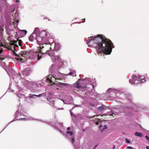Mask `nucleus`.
I'll return each mask as SVG.
<instances>
[{
    "label": "nucleus",
    "mask_w": 149,
    "mask_h": 149,
    "mask_svg": "<svg viewBox=\"0 0 149 149\" xmlns=\"http://www.w3.org/2000/svg\"><path fill=\"white\" fill-rule=\"evenodd\" d=\"M2 52V49L0 46V65L5 69L10 77V81L9 88L12 84V80H14L15 82L16 86L19 90H22L23 88L22 86H24L26 87L32 92L35 93L36 91V90L34 88H37L42 86V85L40 84V81L38 82H30L24 79L21 80L20 78H22V75L19 73H16L15 70L11 67L6 64L5 62L7 58L1 55Z\"/></svg>",
    "instance_id": "1"
},
{
    "label": "nucleus",
    "mask_w": 149,
    "mask_h": 149,
    "mask_svg": "<svg viewBox=\"0 0 149 149\" xmlns=\"http://www.w3.org/2000/svg\"><path fill=\"white\" fill-rule=\"evenodd\" d=\"M88 38L86 43L89 47L96 48L97 54L100 56L102 54H110L113 48L114 47L113 43L102 35H98Z\"/></svg>",
    "instance_id": "2"
},
{
    "label": "nucleus",
    "mask_w": 149,
    "mask_h": 149,
    "mask_svg": "<svg viewBox=\"0 0 149 149\" xmlns=\"http://www.w3.org/2000/svg\"><path fill=\"white\" fill-rule=\"evenodd\" d=\"M49 33L45 30L40 32L38 37L36 38V41L39 46L37 47V51L34 52L35 56L37 57L38 60H39L42 58V55L40 54H45L49 52L47 51L48 47L47 44L53 42V39L48 37Z\"/></svg>",
    "instance_id": "3"
},
{
    "label": "nucleus",
    "mask_w": 149,
    "mask_h": 149,
    "mask_svg": "<svg viewBox=\"0 0 149 149\" xmlns=\"http://www.w3.org/2000/svg\"><path fill=\"white\" fill-rule=\"evenodd\" d=\"M47 47H48L47 51L49 52L47 53V52L45 54H41L42 56L43 55L45 54H48L50 56L52 57V61L53 62L56 63H60V65L63 64L62 62L61 61V60L60 58L54 55V51H57L59 50L60 48L59 44L58 43H54L53 42L50 43H48L47 44Z\"/></svg>",
    "instance_id": "4"
},
{
    "label": "nucleus",
    "mask_w": 149,
    "mask_h": 149,
    "mask_svg": "<svg viewBox=\"0 0 149 149\" xmlns=\"http://www.w3.org/2000/svg\"><path fill=\"white\" fill-rule=\"evenodd\" d=\"M51 125L54 127L56 130H59L60 133L64 136L67 137L70 139L72 143L74 146L75 149H79V146L75 145L74 144V135L72 131H67L66 132V134L64 133L61 130L58 128V126L60 127H62L63 125V123H58L57 121H54L52 123Z\"/></svg>",
    "instance_id": "5"
},
{
    "label": "nucleus",
    "mask_w": 149,
    "mask_h": 149,
    "mask_svg": "<svg viewBox=\"0 0 149 149\" xmlns=\"http://www.w3.org/2000/svg\"><path fill=\"white\" fill-rule=\"evenodd\" d=\"M145 81V80L143 76L138 75L137 77L136 75H133L132 78L130 79L129 80L130 83L134 84L143 83Z\"/></svg>",
    "instance_id": "6"
},
{
    "label": "nucleus",
    "mask_w": 149,
    "mask_h": 149,
    "mask_svg": "<svg viewBox=\"0 0 149 149\" xmlns=\"http://www.w3.org/2000/svg\"><path fill=\"white\" fill-rule=\"evenodd\" d=\"M28 53H29L28 51H24L22 52L20 56L18 55L16 53L14 54V55L16 56V58L17 60L21 62H24L26 61L25 56Z\"/></svg>",
    "instance_id": "7"
},
{
    "label": "nucleus",
    "mask_w": 149,
    "mask_h": 149,
    "mask_svg": "<svg viewBox=\"0 0 149 149\" xmlns=\"http://www.w3.org/2000/svg\"><path fill=\"white\" fill-rule=\"evenodd\" d=\"M49 78L48 79V81L52 82L53 81L52 79H50V78L52 77H53L54 78L56 79H57L58 80H60V79H62V77H63V74L59 72H55L53 73V74H49Z\"/></svg>",
    "instance_id": "8"
},
{
    "label": "nucleus",
    "mask_w": 149,
    "mask_h": 149,
    "mask_svg": "<svg viewBox=\"0 0 149 149\" xmlns=\"http://www.w3.org/2000/svg\"><path fill=\"white\" fill-rule=\"evenodd\" d=\"M49 75L48 76V77H47L45 79H43L44 81H45L46 82H49V84H51V85H52V86H56V83L54 82H58L57 81V79H56L54 77H52L50 78V79H52L53 81H52V82H51L49 81H48V78H49Z\"/></svg>",
    "instance_id": "9"
},
{
    "label": "nucleus",
    "mask_w": 149,
    "mask_h": 149,
    "mask_svg": "<svg viewBox=\"0 0 149 149\" xmlns=\"http://www.w3.org/2000/svg\"><path fill=\"white\" fill-rule=\"evenodd\" d=\"M120 97L123 100L127 99L129 100H131L132 96L129 94L123 93L120 94Z\"/></svg>",
    "instance_id": "10"
},
{
    "label": "nucleus",
    "mask_w": 149,
    "mask_h": 149,
    "mask_svg": "<svg viewBox=\"0 0 149 149\" xmlns=\"http://www.w3.org/2000/svg\"><path fill=\"white\" fill-rule=\"evenodd\" d=\"M56 84V86L60 87H61L62 88H63L64 87H71L72 86V85L68 84L67 83H60L58 82L57 84Z\"/></svg>",
    "instance_id": "11"
},
{
    "label": "nucleus",
    "mask_w": 149,
    "mask_h": 149,
    "mask_svg": "<svg viewBox=\"0 0 149 149\" xmlns=\"http://www.w3.org/2000/svg\"><path fill=\"white\" fill-rule=\"evenodd\" d=\"M56 84V86L60 87H61L62 88H63L64 87H71L72 86V85L68 84L67 83H60L58 82L57 84Z\"/></svg>",
    "instance_id": "12"
},
{
    "label": "nucleus",
    "mask_w": 149,
    "mask_h": 149,
    "mask_svg": "<svg viewBox=\"0 0 149 149\" xmlns=\"http://www.w3.org/2000/svg\"><path fill=\"white\" fill-rule=\"evenodd\" d=\"M58 68V67L56 66L55 64L52 65L50 67L49 69V71L51 73L54 72L55 71H57Z\"/></svg>",
    "instance_id": "13"
},
{
    "label": "nucleus",
    "mask_w": 149,
    "mask_h": 149,
    "mask_svg": "<svg viewBox=\"0 0 149 149\" xmlns=\"http://www.w3.org/2000/svg\"><path fill=\"white\" fill-rule=\"evenodd\" d=\"M30 69L29 68H25L23 71H22V73L24 77L28 76L29 75L30 73Z\"/></svg>",
    "instance_id": "14"
},
{
    "label": "nucleus",
    "mask_w": 149,
    "mask_h": 149,
    "mask_svg": "<svg viewBox=\"0 0 149 149\" xmlns=\"http://www.w3.org/2000/svg\"><path fill=\"white\" fill-rule=\"evenodd\" d=\"M73 86H74V87L76 88L77 89H79L81 88L83 91V90H84V91L86 90V88H83L81 87V84L78 82V81H77L76 83L74 84L73 85Z\"/></svg>",
    "instance_id": "15"
},
{
    "label": "nucleus",
    "mask_w": 149,
    "mask_h": 149,
    "mask_svg": "<svg viewBox=\"0 0 149 149\" xmlns=\"http://www.w3.org/2000/svg\"><path fill=\"white\" fill-rule=\"evenodd\" d=\"M37 37H38V36L36 34L32 33L29 38V40L31 41H33L34 39L36 40V38Z\"/></svg>",
    "instance_id": "16"
},
{
    "label": "nucleus",
    "mask_w": 149,
    "mask_h": 149,
    "mask_svg": "<svg viewBox=\"0 0 149 149\" xmlns=\"http://www.w3.org/2000/svg\"><path fill=\"white\" fill-rule=\"evenodd\" d=\"M23 110L21 108H20V106H19L18 110L15 113V118L17 117L22 115L21 112Z\"/></svg>",
    "instance_id": "17"
},
{
    "label": "nucleus",
    "mask_w": 149,
    "mask_h": 149,
    "mask_svg": "<svg viewBox=\"0 0 149 149\" xmlns=\"http://www.w3.org/2000/svg\"><path fill=\"white\" fill-rule=\"evenodd\" d=\"M25 119V118H19V119H15V118H14V119H13L11 121H10L7 125V126L4 128L1 132H0V133L1 132L6 128V127L8 126L10 123H12V122L16 120H24V119Z\"/></svg>",
    "instance_id": "18"
},
{
    "label": "nucleus",
    "mask_w": 149,
    "mask_h": 149,
    "mask_svg": "<svg viewBox=\"0 0 149 149\" xmlns=\"http://www.w3.org/2000/svg\"><path fill=\"white\" fill-rule=\"evenodd\" d=\"M107 113V115L112 116L117 115L118 114L117 112H115L113 111H110L108 112Z\"/></svg>",
    "instance_id": "19"
},
{
    "label": "nucleus",
    "mask_w": 149,
    "mask_h": 149,
    "mask_svg": "<svg viewBox=\"0 0 149 149\" xmlns=\"http://www.w3.org/2000/svg\"><path fill=\"white\" fill-rule=\"evenodd\" d=\"M98 110L99 111H102L105 110L106 109V107L103 104H102L101 106H100L98 107Z\"/></svg>",
    "instance_id": "20"
},
{
    "label": "nucleus",
    "mask_w": 149,
    "mask_h": 149,
    "mask_svg": "<svg viewBox=\"0 0 149 149\" xmlns=\"http://www.w3.org/2000/svg\"><path fill=\"white\" fill-rule=\"evenodd\" d=\"M4 26V24L2 22H0V32H2L4 30L3 29V27Z\"/></svg>",
    "instance_id": "21"
},
{
    "label": "nucleus",
    "mask_w": 149,
    "mask_h": 149,
    "mask_svg": "<svg viewBox=\"0 0 149 149\" xmlns=\"http://www.w3.org/2000/svg\"><path fill=\"white\" fill-rule=\"evenodd\" d=\"M39 29L38 28H36L34 30L33 33H36L37 35V36H38L40 32H39Z\"/></svg>",
    "instance_id": "22"
},
{
    "label": "nucleus",
    "mask_w": 149,
    "mask_h": 149,
    "mask_svg": "<svg viewBox=\"0 0 149 149\" xmlns=\"http://www.w3.org/2000/svg\"><path fill=\"white\" fill-rule=\"evenodd\" d=\"M51 93H49L48 94L46 93H42V94H40L39 95H38V97H39L41 96H44L45 97L46 96V97H47V95H49V94H51Z\"/></svg>",
    "instance_id": "23"
},
{
    "label": "nucleus",
    "mask_w": 149,
    "mask_h": 149,
    "mask_svg": "<svg viewBox=\"0 0 149 149\" xmlns=\"http://www.w3.org/2000/svg\"><path fill=\"white\" fill-rule=\"evenodd\" d=\"M134 134L136 136L140 137H141L143 136V134L141 133L138 132H135Z\"/></svg>",
    "instance_id": "24"
},
{
    "label": "nucleus",
    "mask_w": 149,
    "mask_h": 149,
    "mask_svg": "<svg viewBox=\"0 0 149 149\" xmlns=\"http://www.w3.org/2000/svg\"><path fill=\"white\" fill-rule=\"evenodd\" d=\"M18 42V44L19 46H21L22 45V42L21 40H18V41H14V43H17V42Z\"/></svg>",
    "instance_id": "25"
},
{
    "label": "nucleus",
    "mask_w": 149,
    "mask_h": 149,
    "mask_svg": "<svg viewBox=\"0 0 149 149\" xmlns=\"http://www.w3.org/2000/svg\"><path fill=\"white\" fill-rule=\"evenodd\" d=\"M29 97L30 98H32L33 99H35L37 97H38V95H32L31 94H29Z\"/></svg>",
    "instance_id": "26"
},
{
    "label": "nucleus",
    "mask_w": 149,
    "mask_h": 149,
    "mask_svg": "<svg viewBox=\"0 0 149 149\" xmlns=\"http://www.w3.org/2000/svg\"><path fill=\"white\" fill-rule=\"evenodd\" d=\"M90 80H91V79L89 78H86L85 79H82L81 78H80L78 80V81H81L82 80L83 81H90Z\"/></svg>",
    "instance_id": "27"
},
{
    "label": "nucleus",
    "mask_w": 149,
    "mask_h": 149,
    "mask_svg": "<svg viewBox=\"0 0 149 149\" xmlns=\"http://www.w3.org/2000/svg\"><path fill=\"white\" fill-rule=\"evenodd\" d=\"M76 73L75 71L74 70H72L68 73V74L66 75H72Z\"/></svg>",
    "instance_id": "28"
},
{
    "label": "nucleus",
    "mask_w": 149,
    "mask_h": 149,
    "mask_svg": "<svg viewBox=\"0 0 149 149\" xmlns=\"http://www.w3.org/2000/svg\"><path fill=\"white\" fill-rule=\"evenodd\" d=\"M137 108L138 106L136 104L134 103L133 104V106L131 107L132 109H136Z\"/></svg>",
    "instance_id": "29"
},
{
    "label": "nucleus",
    "mask_w": 149,
    "mask_h": 149,
    "mask_svg": "<svg viewBox=\"0 0 149 149\" xmlns=\"http://www.w3.org/2000/svg\"><path fill=\"white\" fill-rule=\"evenodd\" d=\"M36 120H38L39 121H42L44 123H45L47 124H49L50 123H49L48 122H47V121H43V120H40V119H35Z\"/></svg>",
    "instance_id": "30"
},
{
    "label": "nucleus",
    "mask_w": 149,
    "mask_h": 149,
    "mask_svg": "<svg viewBox=\"0 0 149 149\" xmlns=\"http://www.w3.org/2000/svg\"><path fill=\"white\" fill-rule=\"evenodd\" d=\"M17 95L20 99H21V98L23 97V96L24 97V95H21L20 93L17 94Z\"/></svg>",
    "instance_id": "31"
},
{
    "label": "nucleus",
    "mask_w": 149,
    "mask_h": 149,
    "mask_svg": "<svg viewBox=\"0 0 149 149\" xmlns=\"http://www.w3.org/2000/svg\"><path fill=\"white\" fill-rule=\"evenodd\" d=\"M112 92L116 93V94H117L119 92L118 90L116 89H113Z\"/></svg>",
    "instance_id": "32"
},
{
    "label": "nucleus",
    "mask_w": 149,
    "mask_h": 149,
    "mask_svg": "<svg viewBox=\"0 0 149 149\" xmlns=\"http://www.w3.org/2000/svg\"><path fill=\"white\" fill-rule=\"evenodd\" d=\"M21 31V33H22L24 34V35H25L27 33V31L26 30H24Z\"/></svg>",
    "instance_id": "33"
},
{
    "label": "nucleus",
    "mask_w": 149,
    "mask_h": 149,
    "mask_svg": "<svg viewBox=\"0 0 149 149\" xmlns=\"http://www.w3.org/2000/svg\"><path fill=\"white\" fill-rule=\"evenodd\" d=\"M70 111L71 115L72 116H73L74 117H75V115H74V114L72 112V111H71V110H70Z\"/></svg>",
    "instance_id": "34"
},
{
    "label": "nucleus",
    "mask_w": 149,
    "mask_h": 149,
    "mask_svg": "<svg viewBox=\"0 0 149 149\" xmlns=\"http://www.w3.org/2000/svg\"><path fill=\"white\" fill-rule=\"evenodd\" d=\"M125 141L127 143H130V141L127 138L125 139Z\"/></svg>",
    "instance_id": "35"
},
{
    "label": "nucleus",
    "mask_w": 149,
    "mask_h": 149,
    "mask_svg": "<svg viewBox=\"0 0 149 149\" xmlns=\"http://www.w3.org/2000/svg\"><path fill=\"white\" fill-rule=\"evenodd\" d=\"M112 89L111 88H109L107 90V91L108 93H110L111 91L112 92Z\"/></svg>",
    "instance_id": "36"
},
{
    "label": "nucleus",
    "mask_w": 149,
    "mask_h": 149,
    "mask_svg": "<svg viewBox=\"0 0 149 149\" xmlns=\"http://www.w3.org/2000/svg\"><path fill=\"white\" fill-rule=\"evenodd\" d=\"M74 107H81V105H75L74 106Z\"/></svg>",
    "instance_id": "37"
},
{
    "label": "nucleus",
    "mask_w": 149,
    "mask_h": 149,
    "mask_svg": "<svg viewBox=\"0 0 149 149\" xmlns=\"http://www.w3.org/2000/svg\"><path fill=\"white\" fill-rule=\"evenodd\" d=\"M145 138L149 142V137L147 135L146 136Z\"/></svg>",
    "instance_id": "38"
},
{
    "label": "nucleus",
    "mask_w": 149,
    "mask_h": 149,
    "mask_svg": "<svg viewBox=\"0 0 149 149\" xmlns=\"http://www.w3.org/2000/svg\"><path fill=\"white\" fill-rule=\"evenodd\" d=\"M107 125H104V128H103V130L107 129Z\"/></svg>",
    "instance_id": "39"
},
{
    "label": "nucleus",
    "mask_w": 149,
    "mask_h": 149,
    "mask_svg": "<svg viewBox=\"0 0 149 149\" xmlns=\"http://www.w3.org/2000/svg\"><path fill=\"white\" fill-rule=\"evenodd\" d=\"M127 148H128V149H133L132 147L131 146L128 147Z\"/></svg>",
    "instance_id": "40"
},
{
    "label": "nucleus",
    "mask_w": 149,
    "mask_h": 149,
    "mask_svg": "<svg viewBox=\"0 0 149 149\" xmlns=\"http://www.w3.org/2000/svg\"><path fill=\"white\" fill-rule=\"evenodd\" d=\"M14 11V9H12L11 10H10L9 11L10 12H12Z\"/></svg>",
    "instance_id": "41"
},
{
    "label": "nucleus",
    "mask_w": 149,
    "mask_h": 149,
    "mask_svg": "<svg viewBox=\"0 0 149 149\" xmlns=\"http://www.w3.org/2000/svg\"><path fill=\"white\" fill-rule=\"evenodd\" d=\"M97 145H96L95 147L93 148V149H95V148L97 147Z\"/></svg>",
    "instance_id": "42"
},
{
    "label": "nucleus",
    "mask_w": 149,
    "mask_h": 149,
    "mask_svg": "<svg viewBox=\"0 0 149 149\" xmlns=\"http://www.w3.org/2000/svg\"><path fill=\"white\" fill-rule=\"evenodd\" d=\"M70 129V127H68L67 128V130H68L67 131H69L68 130H69Z\"/></svg>",
    "instance_id": "43"
},
{
    "label": "nucleus",
    "mask_w": 149,
    "mask_h": 149,
    "mask_svg": "<svg viewBox=\"0 0 149 149\" xmlns=\"http://www.w3.org/2000/svg\"><path fill=\"white\" fill-rule=\"evenodd\" d=\"M146 149H149V146H146Z\"/></svg>",
    "instance_id": "44"
},
{
    "label": "nucleus",
    "mask_w": 149,
    "mask_h": 149,
    "mask_svg": "<svg viewBox=\"0 0 149 149\" xmlns=\"http://www.w3.org/2000/svg\"><path fill=\"white\" fill-rule=\"evenodd\" d=\"M82 20L84 21V22H84L85 21V19H82Z\"/></svg>",
    "instance_id": "45"
},
{
    "label": "nucleus",
    "mask_w": 149,
    "mask_h": 149,
    "mask_svg": "<svg viewBox=\"0 0 149 149\" xmlns=\"http://www.w3.org/2000/svg\"><path fill=\"white\" fill-rule=\"evenodd\" d=\"M74 107H72V109H70V110H71V111H72L74 109Z\"/></svg>",
    "instance_id": "46"
},
{
    "label": "nucleus",
    "mask_w": 149,
    "mask_h": 149,
    "mask_svg": "<svg viewBox=\"0 0 149 149\" xmlns=\"http://www.w3.org/2000/svg\"><path fill=\"white\" fill-rule=\"evenodd\" d=\"M19 0H16V2H19Z\"/></svg>",
    "instance_id": "47"
},
{
    "label": "nucleus",
    "mask_w": 149,
    "mask_h": 149,
    "mask_svg": "<svg viewBox=\"0 0 149 149\" xmlns=\"http://www.w3.org/2000/svg\"><path fill=\"white\" fill-rule=\"evenodd\" d=\"M47 100H49V99H51L50 98H48V97H47Z\"/></svg>",
    "instance_id": "48"
},
{
    "label": "nucleus",
    "mask_w": 149,
    "mask_h": 149,
    "mask_svg": "<svg viewBox=\"0 0 149 149\" xmlns=\"http://www.w3.org/2000/svg\"><path fill=\"white\" fill-rule=\"evenodd\" d=\"M60 109L63 110V109H63V108H61H61H60V109H58V110H60Z\"/></svg>",
    "instance_id": "49"
},
{
    "label": "nucleus",
    "mask_w": 149,
    "mask_h": 149,
    "mask_svg": "<svg viewBox=\"0 0 149 149\" xmlns=\"http://www.w3.org/2000/svg\"><path fill=\"white\" fill-rule=\"evenodd\" d=\"M44 19H48V18L47 17H45L44 18Z\"/></svg>",
    "instance_id": "50"
},
{
    "label": "nucleus",
    "mask_w": 149,
    "mask_h": 149,
    "mask_svg": "<svg viewBox=\"0 0 149 149\" xmlns=\"http://www.w3.org/2000/svg\"><path fill=\"white\" fill-rule=\"evenodd\" d=\"M15 33H16V35H18V33L17 32H15Z\"/></svg>",
    "instance_id": "51"
},
{
    "label": "nucleus",
    "mask_w": 149,
    "mask_h": 149,
    "mask_svg": "<svg viewBox=\"0 0 149 149\" xmlns=\"http://www.w3.org/2000/svg\"><path fill=\"white\" fill-rule=\"evenodd\" d=\"M115 148V146H114L113 147V149H114V148Z\"/></svg>",
    "instance_id": "52"
},
{
    "label": "nucleus",
    "mask_w": 149,
    "mask_h": 149,
    "mask_svg": "<svg viewBox=\"0 0 149 149\" xmlns=\"http://www.w3.org/2000/svg\"><path fill=\"white\" fill-rule=\"evenodd\" d=\"M102 127V125H100V126H99V127H100V128L101 127Z\"/></svg>",
    "instance_id": "53"
},
{
    "label": "nucleus",
    "mask_w": 149,
    "mask_h": 149,
    "mask_svg": "<svg viewBox=\"0 0 149 149\" xmlns=\"http://www.w3.org/2000/svg\"><path fill=\"white\" fill-rule=\"evenodd\" d=\"M47 19H48V21H50V19H49V18H48Z\"/></svg>",
    "instance_id": "54"
},
{
    "label": "nucleus",
    "mask_w": 149,
    "mask_h": 149,
    "mask_svg": "<svg viewBox=\"0 0 149 149\" xmlns=\"http://www.w3.org/2000/svg\"><path fill=\"white\" fill-rule=\"evenodd\" d=\"M92 86L93 87V88H94V86L93 85H92Z\"/></svg>",
    "instance_id": "55"
},
{
    "label": "nucleus",
    "mask_w": 149,
    "mask_h": 149,
    "mask_svg": "<svg viewBox=\"0 0 149 149\" xmlns=\"http://www.w3.org/2000/svg\"><path fill=\"white\" fill-rule=\"evenodd\" d=\"M9 8H11V7L10 6H8Z\"/></svg>",
    "instance_id": "56"
},
{
    "label": "nucleus",
    "mask_w": 149,
    "mask_h": 149,
    "mask_svg": "<svg viewBox=\"0 0 149 149\" xmlns=\"http://www.w3.org/2000/svg\"><path fill=\"white\" fill-rule=\"evenodd\" d=\"M92 105L93 106V107H94V104H92Z\"/></svg>",
    "instance_id": "57"
},
{
    "label": "nucleus",
    "mask_w": 149,
    "mask_h": 149,
    "mask_svg": "<svg viewBox=\"0 0 149 149\" xmlns=\"http://www.w3.org/2000/svg\"><path fill=\"white\" fill-rule=\"evenodd\" d=\"M11 32H13V30H11L10 31Z\"/></svg>",
    "instance_id": "58"
},
{
    "label": "nucleus",
    "mask_w": 149,
    "mask_h": 149,
    "mask_svg": "<svg viewBox=\"0 0 149 149\" xmlns=\"http://www.w3.org/2000/svg\"><path fill=\"white\" fill-rule=\"evenodd\" d=\"M91 80H90V81H89V82H92V81H91Z\"/></svg>",
    "instance_id": "59"
},
{
    "label": "nucleus",
    "mask_w": 149,
    "mask_h": 149,
    "mask_svg": "<svg viewBox=\"0 0 149 149\" xmlns=\"http://www.w3.org/2000/svg\"><path fill=\"white\" fill-rule=\"evenodd\" d=\"M42 82H43V81H41V82H40V83H42Z\"/></svg>",
    "instance_id": "60"
},
{
    "label": "nucleus",
    "mask_w": 149,
    "mask_h": 149,
    "mask_svg": "<svg viewBox=\"0 0 149 149\" xmlns=\"http://www.w3.org/2000/svg\"><path fill=\"white\" fill-rule=\"evenodd\" d=\"M77 22H75L74 23H77Z\"/></svg>",
    "instance_id": "61"
}]
</instances>
